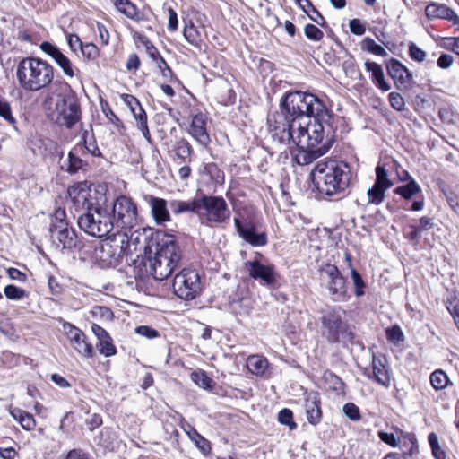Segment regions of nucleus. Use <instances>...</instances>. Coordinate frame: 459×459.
Masks as SVG:
<instances>
[{
  "label": "nucleus",
  "mask_w": 459,
  "mask_h": 459,
  "mask_svg": "<svg viewBox=\"0 0 459 459\" xmlns=\"http://www.w3.org/2000/svg\"><path fill=\"white\" fill-rule=\"evenodd\" d=\"M346 127L343 117L326 108L325 116L314 115L298 124L294 143L298 148H318L327 152Z\"/></svg>",
  "instance_id": "nucleus-1"
},
{
  "label": "nucleus",
  "mask_w": 459,
  "mask_h": 459,
  "mask_svg": "<svg viewBox=\"0 0 459 459\" xmlns=\"http://www.w3.org/2000/svg\"><path fill=\"white\" fill-rule=\"evenodd\" d=\"M154 247V256L142 258L135 266L141 279L152 277L156 281L169 278L178 266L182 253L173 236L158 231L152 236L149 248Z\"/></svg>",
  "instance_id": "nucleus-2"
},
{
  "label": "nucleus",
  "mask_w": 459,
  "mask_h": 459,
  "mask_svg": "<svg viewBox=\"0 0 459 459\" xmlns=\"http://www.w3.org/2000/svg\"><path fill=\"white\" fill-rule=\"evenodd\" d=\"M170 207L175 214H196L203 224L210 227L224 226L231 216V211L221 195H206L201 189L191 200L171 201Z\"/></svg>",
  "instance_id": "nucleus-3"
},
{
  "label": "nucleus",
  "mask_w": 459,
  "mask_h": 459,
  "mask_svg": "<svg viewBox=\"0 0 459 459\" xmlns=\"http://www.w3.org/2000/svg\"><path fill=\"white\" fill-rule=\"evenodd\" d=\"M56 74V70L50 63L36 56H23L15 65L18 85L25 92L45 91L53 84L70 88L65 81L55 82Z\"/></svg>",
  "instance_id": "nucleus-4"
},
{
  "label": "nucleus",
  "mask_w": 459,
  "mask_h": 459,
  "mask_svg": "<svg viewBox=\"0 0 459 459\" xmlns=\"http://www.w3.org/2000/svg\"><path fill=\"white\" fill-rule=\"evenodd\" d=\"M313 184L321 195H343L350 186L351 172L346 162L336 160L318 161L311 172Z\"/></svg>",
  "instance_id": "nucleus-5"
},
{
  "label": "nucleus",
  "mask_w": 459,
  "mask_h": 459,
  "mask_svg": "<svg viewBox=\"0 0 459 459\" xmlns=\"http://www.w3.org/2000/svg\"><path fill=\"white\" fill-rule=\"evenodd\" d=\"M82 247L86 253H91V258L101 268H110L122 263L130 244L127 235L117 231L98 243L84 244Z\"/></svg>",
  "instance_id": "nucleus-6"
},
{
  "label": "nucleus",
  "mask_w": 459,
  "mask_h": 459,
  "mask_svg": "<svg viewBox=\"0 0 459 459\" xmlns=\"http://www.w3.org/2000/svg\"><path fill=\"white\" fill-rule=\"evenodd\" d=\"M42 108L51 120L67 129H72L82 118L80 101L74 92L58 94L56 103L53 95L48 93Z\"/></svg>",
  "instance_id": "nucleus-7"
},
{
  "label": "nucleus",
  "mask_w": 459,
  "mask_h": 459,
  "mask_svg": "<svg viewBox=\"0 0 459 459\" xmlns=\"http://www.w3.org/2000/svg\"><path fill=\"white\" fill-rule=\"evenodd\" d=\"M325 102L316 95L300 91H288L281 98L280 108L292 117L298 124L312 118V116H325Z\"/></svg>",
  "instance_id": "nucleus-8"
},
{
  "label": "nucleus",
  "mask_w": 459,
  "mask_h": 459,
  "mask_svg": "<svg viewBox=\"0 0 459 459\" xmlns=\"http://www.w3.org/2000/svg\"><path fill=\"white\" fill-rule=\"evenodd\" d=\"M322 334L331 344L342 343L343 347L352 344L355 333L349 323L342 318L341 308L331 307L320 318Z\"/></svg>",
  "instance_id": "nucleus-9"
},
{
  "label": "nucleus",
  "mask_w": 459,
  "mask_h": 459,
  "mask_svg": "<svg viewBox=\"0 0 459 459\" xmlns=\"http://www.w3.org/2000/svg\"><path fill=\"white\" fill-rule=\"evenodd\" d=\"M77 223L82 230L100 238L107 236L114 228L110 212L100 204L86 209V212L79 216Z\"/></svg>",
  "instance_id": "nucleus-10"
},
{
  "label": "nucleus",
  "mask_w": 459,
  "mask_h": 459,
  "mask_svg": "<svg viewBox=\"0 0 459 459\" xmlns=\"http://www.w3.org/2000/svg\"><path fill=\"white\" fill-rule=\"evenodd\" d=\"M269 132L273 140L281 143H294L297 134L298 122L292 121V117L284 110L272 114L268 119Z\"/></svg>",
  "instance_id": "nucleus-11"
},
{
  "label": "nucleus",
  "mask_w": 459,
  "mask_h": 459,
  "mask_svg": "<svg viewBox=\"0 0 459 459\" xmlns=\"http://www.w3.org/2000/svg\"><path fill=\"white\" fill-rule=\"evenodd\" d=\"M174 293L184 300L194 299L201 291V280L195 269L184 268L173 280Z\"/></svg>",
  "instance_id": "nucleus-12"
},
{
  "label": "nucleus",
  "mask_w": 459,
  "mask_h": 459,
  "mask_svg": "<svg viewBox=\"0 0 459 459\" xmlns=\"http://www.w3.org/2000/svg\"><path fill=\"white\" fill-rule=\"evenodd\" d=\"M327 276L326 289L335 302H346L350 299L348 280L337 265L326 263L320 269Z\"/></svg>",
  "instance_id": "nucleus-13"
},
{
  "label": "nucleus",
  "mask_w": 459,
  "mask_h": 459,
  "mask_svg": "<svg viewBox=\"0 0 459 459\" xmlns=\"http://www.w3.org/2000/svg\"><path fill=\"white\" fill-rule=\"evenodd\" d=\"M114 224L123 229H132L137 221V207L132 198L118 196L112 208Z\"/></svg>",
  "instance_id": "nucleus-14"
},
{
  "label": "nucleus",
  "mask_w": 459,
  "mask_h": 459,
  "mask_svg": "<svg viewBox=\"0 0 459 459\" xmlns=\"http://www.w3.org/2000/svg\"><path fill=\"white\" fill-rule=\"evenodd\" d=\"M63 331L70 346L82 357L91 359L95 355L93 345L88 336L71 323L63 324Z\"/></svg>",
  "instance_id": "nucleus-15"
},
{
  "label": "nucleus",
  "mask_w": 459,
  "mask_h": 459,
  "mask_svg": "<svg viewBox=\"0 0 459 459\" xmlns=\"http://www.w3.org/2000/svg\"><path fill=\"white\" fill-rule=\"evenodd\" d=\"M191 120L187 128L188 134L203 148H207L211 143V136L208 131L209 117L207 113L196 108L190 114Z\"/></svg>",
  "instance_id": "nucleus-16"
},
{
  "label": "nucleus",
  "mask_w": 459,
  "mask_h": 459,
  "mask_svg": "<svg viewBox=\"0 0 459 459\" xmlns=\"http://www.w3.org/2000/svg\"><path fill=\"white\" fill-rule=\"evenodd\" d=\"M244 268L251 279L259 281L261 284L267 287L276 286L279 274L274 264H264L259 260H253L247 261Z\"/></svg>",
  "instance_id": "nucleus-17"
},
{
  "label": "nucleus",
  "mask_w": 459,
  "mask_h": 459,
  "mask_svg": "<svg viewBox=\"0 0 459 459\" xmlns=\"http://www.w3.org/2000/svg\"><path fill=\"white\" fill-rule=\"evenodd\" d=\"M120 99L130 109L136 122V126L141 131L143 136L151 143L152 138L148 126V116L140 100L134 95L129 93H121Z\"/></svg>",
  "instance_id": "nucleus-18"
},
{
  "label": "nucleus",
  "mask_w": 459,
  "mask_h": 459,
  "mask_svg": "<svg viewBox=\"0 0 459 459\" xmlns=\"http://www.w3.org/2000/svg\"><path fill=\"white\" fill-rule=\"evenodd\" d=\"M234 224L239 236L253 247H264L268 243L265 231L257 233L255 222L251 219L242 220L236 216Z\"/></svg>",
  "instance_id": "nucleus-19"
},
{
  "label": "nucleus",
  "mask_w": 459,
  "mask_h": 459,
  "mask_svg": "<svg viewBox=\"0 0 459 459\" xmlns=\"http://www.w3.org/2000/svg\"><path fill=\"white\" fill-rule=\"evenodd\" d=\"M39 48L55 61L66 77L73 78L79 74L80 70L55 44L48 41H43L39 45Z\"/></svg>",
  "instance_id": "nucleus-20"
},
{
  "label": "nucleus",
  "mask_w": 459,
  "mask_h": 459,
  "mask_svg": "<svg viewBox=\"0 0 459 459\" xmlns=\"http://www.w3.org/2000/svg\"><path fill=\"white\" fill-rule=\"evenodd\" d=\"M173 420L180 426L189 439L195 443V446L204 456H208L212 454V447L211 442L203 437L197 431V429L184 418L182 414L178 413L176 416H173Z\"/></svg>",
  "instance_id": "nucleus-21"
},
{
  "label": "nucleus",
  "mask_w": 459,
  "mask_h": 459,
  "mask_svg": "<svg viewBox=\"0 0 459 459\" xmlns=\"http://www.w3.org/2000/svg\"><path fill=\"white\" fill-rule=\"evenodd\" d=\"M91 184L88 181H81L68 188V195L75 207L86 210L98 204L91 195Z\"/></svg>",
  "instance_id": "nucleus-22"
},
{
  "label": "nucleus",
  "mask_w": 459,
  "mask_h": 459,
  "mask_svg": "<svg viewBox=\"0 0 459 459\" xmlns=\"http://www.w3.org/2000/svg\"><path fill=\"white\" fill-rule=\"evenodd\" d=\"M387 74L393 79L397 88L406 87L412 82V73L401 61L391 57L385 61Z\"/></svg>",
  "instance_id": "nucleus-23"
},
{
  "label": "nucleus",
  "mask_w": 459,
  "mask_h": 459,
  "mask_svg": "<svg viewBox=\"0 0 459 459\" xmlns=\"http://www.w3.org/2000/svg\"><path fill=\"white\" fill-rule=\"evenodd\" d=\"M424 13L428 20H446L452 23L455 31H459V16L446 4L430 2L426 5Z\"/></svg>",
  "instance_id": "nucleus-24"
},
{
  "label": "nucleus",
  "mask_w": 459,
  "mask_h": 459,
  "mask_svg": "<svg viewBox=\"0 0 459 459\" xmlns=\"http://www.w3.org/2000/svg\"><path fill=\"white\" fill-rule=\"evenodd\" d=\"M167 153L171 160L176 164H182L192 161L194 148L192 144L184 137H180L175 142L166 143Z\"/></svg>",
  "instance_id": "nucleus-25"
},
{
  "label": "nucleus",
  "mask_w": 459,
  "mask_h": 459,
  "mask_svg": "<svg viewBox=\"0 0 459 459\" xmlns=\"http://www.w3.org/2000/svg\"><path fill=\"white\" fill-rule=\"evenodd\" d=\"M49 232L53 241L63 249L83 248L75 230L70 225L56 229V230H49Z\"/></svg>",
  "instance_id": "nucleus-26"
},
{
  "label": "nucleus",
  "mask_w": 459,
  "mask_h": 459,
  "mask_svg": "<svg viewBox=\"0 0 459 459\" xmlns=\"http://www.w3.org/2000/svg\"><path fill=\"white\" fill-rule=\"evenodd\" d=\"M91 328L97 338L96 348L100 354L104 357L115 356L117 353V349L109 333L95 323L91 325Z\"/></svg>",
  "instance_id": "nucleus-27"
},
{
  "label": "nucleus",
  "mask_w": 459,
  "mask_h": 459,
  "mask_svg": "<svg viewBox=\"0 0 459 459\" xmlns=\"http://www.w3.org/2000/svg\"><path fill=\"white\" fill-rule=\"evenodd\" d=\"M372 367V377L368 376L369 378H373L378 385L388 388L391 385L390 369L386 363L385 358H381L374 355L371 362Z\"/></svg>",
  "instance_id": "nucleus-28"
},
{
  "label": "nucleus",
  "mask_w": 459,
  "mask_h": 459,
  "mask_svg": "<svg viewBox=\"0 0 459 459\" xmlns=\"http://www.w3.org/2000/svg\"><path fill=\"white\" fill-rule=\"evenodd\" d=\"M305 411L307 420L313 426L318 425L323 418L321 398L318 393H310L305 399Z\"/></svg>",
  "instance_id": "nucleus-29"
},
{
  "label": "nucleus",
  "mask_w": 459,
  "mask_h": 459,
  "mask_svg": "<svg viewBox=\"0 0 459 459\" xmlns=\"http://www.w3.org/2000/svg\"><path fill=\"white\" fill-rule=\"evenodd\" d=\"M365 70L370 74L372 83L379 91L385 92L391 89V84L386 81L382 65L375 61L366 60Z\"/></svg>",
  "instance_id": "nucleus-30"
},
{
  "label": "nucleus",
  "mask_w": 459,
  "mask_h": 459,
  "mask_svg": "<svg viewBox=\"0 0 459 459\" xmlns=\"http://www.w3.org/2000/svg\"><path fill=\"white\" fill-rule=\"evenodd\" d=\"M8 412L24 431L32 432L37 429L38 421L32 413L13 405L8 407Z\"/></svg>",
  "instance_id": "nucleus-31"
},
{
  "label": "nucleus",
  "mask_w": 459,
  "mask_h": 459,
  "mask_svg": "<svg viewBox=\"0 0 459 459\" xmlns=\"http://www.w3.org/2000/svg\"><path fill=\"white\" fill-rule=\"evenodd\" d=\"M114 5L126 18L140 22L147 20L144 13L131 0H115Z\"/></svg>",
  "instance_id": "nucleus-32"
},
{
  "label": "nucleus",
  "mask_w": 459,
  "mask_h": 459,
  "mask_svg": "<svg viewBox=\"0 0 459 459\" xmlns=\"http://www.w3.org/2000/svg\"><path fill=\"white\" fill-rule=\"evenodd\" d=\"M152 214L158 224H163L171 220L167 208V201L160 197L152 196L150 198Z\"/></svg>",
  "instance_id": "nucleus-33"
},
{
  "label": "nucleus",
  "mask_w": 459,
  "mask_h": 459,
  "mask_svg": "<svg viewBox=\"0 0 459 459\" xmlns=\"http://www.w3.org/2000/svg\"><path fill=\"white\" fill-rule=\"evenodd\" d=\"M326 153L318 148H298V152L294 156L297 164L304 166L312 163L320 156Z\"/></svg>",
  "instance_id": "nucleus-34"
},
{
  "label": "nucleus",
  "mask_w": 459,
  "mask_h": 459,
  "mask_svg": "<svg viewBox=\"0 0 459 459\" xmlns=\"http://www.w3.org/2000/svg\"><path fill=\"white\" fill-rule=\"evenodd\" d=\"M82 150V147L74 146L68 153V163L65 171L70 175L75 174L88 166V163L79 157Z\"/></svg>",
  "instance_id": "nucleus-35"
},
{
  "label": "nucleus",
  "mask_w": 459,
  "mask_h": 459,
  "mask_svg": "<svg viewBox=\"0 0 459 459\" xmlns=\"http://www.w3.org/2000/svg\"><path fill=\"white\" fill-rule=\"evenodd\" d=\"M269 366L268 359L263 355H250L247 359V368L255 376H263Z\"/></svg>",
  "instance_id": "nucleus-36"
},
{
  "label": "nucleus",
  "mask_w": 459,
  "mask_h": 459,
  "mask_svg": "<svg viewBox=\"0 0 459 459\" xmlns=\"http://www.w3.org/2000/svg\"><path fill=\"white\" fill-rule=\"evenodd\" d=\"M396 433L400 434V438L403 440V446L405 448L403 451L409 457L419 453V446L417 437L412 432H404L399 428H395Z\"/></svg>",
  "instance_id": "nucleus-37"
},
{
  "label": "nucleus",
  "mask_w": 459,
  "mask_h": 459,
  "mask_svg": "<svg viewBox=\"0 0 459 459\" xmlns=\"http://www.w3.org/2000/svg\"><path fill=\"white\" fill-rule=\"evenodd\" d=\"M190 378L197 386L206 391H213L216 386V382L201 368L193 371L190 374Z\"/></svg>",
  "instance_id": "nucleus-38"
},
{
  "label": "nucleus",
  "mask_w": 459,
  "mask_h": 459,
  "mask_svg": "<svg viewBox=\"0 0 459 459\" xmlns=\"http://www.w3.org/2000/svg\"><path fill=\"white\" fill-rule=\"evenodd\" d=\"M183 35L186 40L194 48L201 50L202 46L204 44V40L202 39V35L195 24L190 22L188 24H186L183 30Z\"/></svg>",
  "instance_id": "nucleus-39"
},
{
  "label": "nucleus",
  "mask_w": 459,
  "mask_h": 459,
  "mask_svg": "<svg viewBox=\"0 0 459 459\" xmlns=\"http://www.w3.org/2000/svg\"><path fill=\"white\" fill-rule=\"evenodd\" d=\"M100 105L102 113L105 115L108 122L112 124L120 134H122L126 130L125 124L119 118V117L112 110L108 101L100 99Z\"/></svg>",
  "instance_id": "nucleus-40"
},
{
  "label": "nucleus",
  "mask_w": 459,
  "mask_h": 459,
  "mask_svg": "<svg viewBox=\"0 0 459 459\" xmlns=\"http://www.w3.org/2000/svg\"><path fill=\"white\" fill-rule=\"evenodd\" d=\"M394 193L400 195L404 200H410L413 195L421 193V188L416 180L410 177V180L407 184L397 186L394 189Z\"/></svg>",
  "instance_id": "nucleus-41"
},
{
  "label": "nucleus",
  "mask_w": 459,
  "mask_h": 459,
  "mask_svg": "<svg viewBox=\"0 0 459 459\" xmlns=\"http://www.w3.org/2000/svg\"><path fill=\"white\" fill-rule=\"evenodd\" d=\"M201 174L207 176L215 184L221 185L224 182V171L215 162L204 163Z\"/></svg>",
  "instance_id": "nucleus-42"
},
{
  "label": "nucleus",
  "mask_w": 459,
  "mask_h": 459,
  "mask_svg": "<svg viewBox=\"0 0 459 459\" xmlns=\"http://www.w3.org/2000/svg\"><path fill=\"white\" fill-rule=\"evenodd\" d=\"M387 190L388 188L374 183L373 186L369 188L367 192V195L368 198V204L374 205L381 204L385 201V192Z\"/></svg>",
  "instance_id": "nucleus-43"
},
{
  "label": "nucleus",
  "mask_w": 459,
  "mask_h": 459,
  "mask_svg": "<svg viewBox=\"0 0 459 459\" xmlns=\"http://www.w3.org/2000/svg\"><path fill=\"white\" fill-rule=\"evenodd\" d=\"M429 381L431 386L436 391H441L445 389L450 383L448 376L442 369H437L434 372H432L429 376Z\"/></svg>",
  "instance_id": "nucleus-44"
},
{
  "label": "nucleus",
  "mask_w": 459,
  "mask_h": 459,
  "mask_svg": "<svg viewBox=\"0 0 459 459\" xmlns=\"http://www.w3.org/2000/svg\"><path fill=\"white\" fill-rule=\"evenodd\" d=\"M360 48L363 51H367L377 56L385 57L387 56L386 50L369 37H365L361 40Z\"/></svg>",
  "instance_id": "nucleus-45"
},
{
  "label": "nucleus",
  "mask_w": 459,
  "mask_h": 459,
  "mask_svg": "<svg viewBox=\"0 0 459 459\" xmlns=\"http://www.w3.org/2000/svg\"><path fill=\"white\" fill-rule=\"evenodd\" d=\"M324 379L329 385L330 389L338 394H344L345 384L339 376L328 370L325 372Z\"/></svg>",
  "instance_id": "nucleus-46"
},
{
  "label": "nucleus",
  "mask_w": 459,
  "mask_h": 459,
  "mask_svg": "<svg viewBox=\"0 0 459 459\" xmlns=\"http://www.w3.org/2000/svg\"><path fill=\"white\" fill-rule=\"evenodd\" d=\"M69 225L66 220V212L65 208L57 207L55 209L54 213L51 215V222L49 230H56V229L62 228Z\"/></svg>",
  "instance_id": "nucleus-47"
},
{
  "label": "nucleus",
  "mask_w": 459,
  "mask_h": 459,
  "mask_svg": "<svg viewBox=\"0 0 459 459\" xmlns=\"http://www.w3.org/2000/svg\"><path fill=\"white\" fill-rule=\"evenodd\" d=\"M375 173L376 179L374 183L383 186L388 189L394 186L393 181L389 178L388 170L385 165L377 164L375 169Z\"/></svg>",
  "instance_id": "nucleus-48"
},
{
  "label": "nucleus",
  "mask_w": 459,
  "mask_h": 459,
  "mask_svg": "<svg viewBox=\"0 0 459 459\" xmlns=\"http://www.w3.org/2000/svg\"><path fill=\"white\" fill-rule=\"evenodd\" d=\"M428 442L431 448L432 455L435 459H446V453L440 446L439 441H438V437L435 432H431L429 434Z\"/></svg>",
  "instance_id": "nucleus-49"
},
{
  "label": "nucleus",
  "mask_w": 459,
  "mask_h": 459,
  "mask_svg": "<svg viewBox=\"0 0 459 459\" xmlns=\"http://www.w3.org/2000/svg\"><path fill=\"white\" fill-rule=\"evenodd\" d=\"M4 296L11 300H21L29 296L28 292L16 285L8 284L4 289Z\"/></svg>",
  "instance_id": "nucleus-50"
},
{
  "label": "nucleus",
  "mask_w": 459,
  "mask_h": 459,
  "mask_svg": "<svg viewBox=\"0 0 459 459\" xmlns=\"http://www.w3.org/2000/svg\"><path fill=\"white\" fill-rule=\"evenodd\" d=\"M351 277L354 285V294L359 298L365 295V289L367 287L361 274L354 268H351Z\"/></svg>",
  "instance_id": "nucleus-51"
},
{
  "label": "nucleus",
  "mask_w": 459,
  "mask_h": 459,
  "mask_svg": "<svg viewBox=\"0 0 459 459\" xmlns=\"http://www.w3.org/2000/svg\"><path fill=\"white\" fill-rule=\"evenodd\" d=\"M0 117L9 125L15 126L16 119L13 115L11 105L2 97H0Z\"/></svg>",
  "instance_id": "nucleus-52"
},
{
  "label": "nucleus",
  "mask_w": 459,
  "mask_h": 459,
  "mask_svg": "<svg viewBox=\"0 0 459 459\" xmlns=\"http://www.w3.org/2000/svg\"><path fill=\"white\" fill-rule=\"evenodd\" d=\"M81 52L87 61H96L100 56V48L93 43H83Z\"/></svg>",
  "instance_id": "nucleus-53"
},
{
  "label": "nucleus",
  "mask_w": 459,
  "mask_h": 459,
  "mask_svg": "<svg viewBox=\"0 0 459 459\" xmlns=\"http://www.w3.org/2000/svg\"><path fill=\"white\" fill-rule=\"evenodd\" d=\"M388 102L392 108L398 112H403L406 109V104L404 98L396 91H392L387 96Z\"/></svg>",
  "instance_id": "nucleus-54"
},
{
  "label": "nucleus",
  "mask_w": 459,
  "mask_h": 459,
  "mask_svg": "<svg viewBox=\"0 0 459 459\" xmlns=\"http://www.w3.org/2000/svg\"><path fill=\"white\" fill-rule=\"evenodd\" d=\"M163 9L168 14V30L170 32L177 31L178 29V19L176 10L172 6L167 5L166 4L163 5Z\"/></svg>",
  "instance_id": "nucleus-55"
},
{
  "label": "nucleus",
  "mask_w": 459,
  "mask_h": 459,
  "mask_svg": "<svg viewBox=\"0 0 459 459\" xmlns=\"http://www.w3.org/2000/svg\"><path fill=\"white\" fill-rule=\"evenodd\" d=\"M155 64H156L157 67L159 68L162 77L167 82H170L173 80L177 79L173 70L171 69V67L169 66V65L168 64V62L165 60V58L163 56L161 58H160L158 61H156Z\"/></svg>",
  "instance_id": "nucleus-56"
},
{
  "label": "nucleus",
  "mask_w": 459,
  "mask_h": 459,
  "mask_svg": "<svg viewBox=\"0 0 459 459\" xmlns=\"http://www.w3.org/2000/svg\"><path fill=\"white\" fill-rule=\"evenodd\" d=\"M278 421L285 426H288L290 429H297V423L293 419V412L290 409L284 408L278 413Z\"/></svg>",
  "instance_id": "nucleus-57"
},
{
  "label": "nucleus",
  "mask_w": 459,
  "mask_h": 459,
  "mask_svg": "<svg viewBox=\"0 0 459 459\" xmlns=\"http://www.w3.org/2000/svg\"><path fill=\"white\" fill-rule=\"evenodd\" d=\"M342 411L345 416L352 421H359L361 420L360 410L358 405L353 403H347L342 407Z\"/></svg>",
  "instance_id": "nucleus-58"
},
{
  "label": "nucleus",
  "mask_w": 459,
  "mask_h": 459,
  "mask_svg": "<svg viewBox=\"0 0 459 459\" xmlns=\"http://www.w3.org/2000/svg\"><path fill=\"white\" fill-rule=\"evenodd\" d=\"M385 336L389 342L398 343L404 340V334L398 325L386 328Z\"/></svg>",
  "instance_id": "nucleus-59"
},
{
  "label": "nucleus",
  "mask_w": 459,
  "mask_h": 459,
  "mask_svg": "<svg viewBox=\"0 0 459 459\" xmlns=\"http://www.w3.org/2000/svg\"><path fill=\"white\" fill-rule=\"evenodd\" d=\"M305 36L312 41H320L324 38V32L316 25L307 23L304 27Z\"/></svg>",
  "instance_id": "nucleus-60"
},
{
  "label": "nucleus",
  "mask_w": 459,
  "mask_h": 459,
  "mask_svg": "<svg viewBox=\"0 0 459 459\" xmlns=\"http://www.w3.org/2000/svg\"><path fill=\"white\" fill-rule=\"evenodd\" d=\"M409 56L415 62L421 63L426 59L427 53L418 47L414 42L408 45Z\"/></svg>",
  "instance_id": "nucleus-61"
},
{
  "label": "nucleus",
  "mask_w": 459,
  "mask_h": 459,
  "mask_svg": "<svg viewBox=\"0 0 459 459\" xmlns=\"http://www.w3.org/2000/svg\"><path fill=\"white\" fill-rule=\"evenodd\" d=\"M403 235L408 241L418 243L421 237V231L415 224H409L403 229Z\"/></svg>",
  "instance_id": "nucleus-62"
},
{
  "label": "nucleus",
  "mask_w": 459,
  "mask_h": 459,
  "mask_svg": "<svg viewBox=\"0 0 459 459\" xmlns=\"http://www.w3.org/2000/svg\"><path fill=\"white\" fill-rule=\"evenodd\" d=\"M446 307L453 318L459 316V295L455 293L448 297L446 301Z\"/></svg>",
  "instance_id": "nucleus-63"
},
{
  "label": "nucleus",
  "mask_w": 459,
  "mask_h": 459,
  "mask_svg": "<svg viewBox=\"0 0 459 459\" xmlns=\"http://www.w3.org/2000/svg\"><path fill=\"white\" fill-rule=\"evenodd\" d=\"M442 47L459 56V37H445L442 39Z\"/></svg>",
  "instance_id": "nucleus-64"
}]
</instances>
